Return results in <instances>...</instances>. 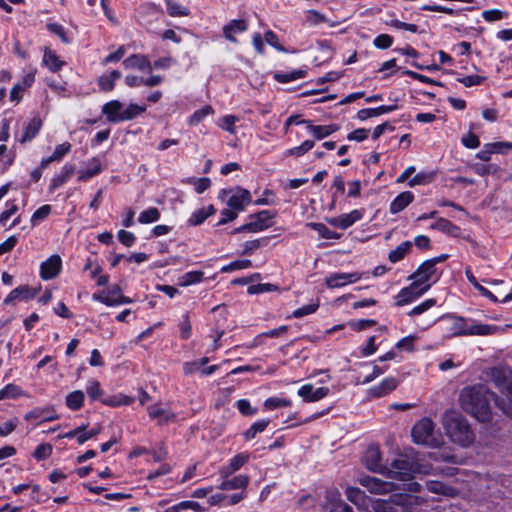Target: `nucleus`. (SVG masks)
I'll return each instance as SVG.
<instances>
[{"label": "nucleus", "instance_id": "nucleus-1", "mask_svg": "<svg viewBox=\"0 0 512 512\" xmlns=\"http://www.w3.org/2000/svg\"><path fill=\"white\" fill-rule=\"evenodd\" d=\"M495 397L489 389L482 384L464 388L460 393V404L463 410L470 413L477 420L487 422L491 418L490 398Z\"/></svg>", "mask_w": 512, "mask_h": 512}, {"label": "nucleus", "instance_id": "nucleus-2", "mask_svg": "<svg viewBox=\"0 0 512 512\" xmlns=\"http://www.w3.org/2000/svg\"><path fill=\"white\" fill-rule=\"evenodd\" d=\"M442 426L448 439L461 447H469L475 441V433L468 420L459 412L446 411L442 416Z\"/></svg>", "mask_w": 512, "mask_h": 512}, {"label": "nucleus", "instance_id": "nucleus-3", "mask_svg": "<svg viewBox=\"0 0 512 512\" xmlns=\"http://www.w3.org/2000/svg\"><path fill=\"white\" fill-rule=\"evenodd\" d=\"M443 320L448 323L450 336H488L499 332L496 325L478 323L456 315H446Z\"/></svg>", "mask_w": 512, "mask_h": 512}, {"label": "nucleus", "instance_id": "nucleus-4", "mask_svg": "<svg viewBox=\"0 0 512 512\" xmlns=\"http://www.w3.org/2000/svg\"><path fill=\"white\" fill-rule=\"evenodd\" d=\"M491 380L499 389L501 396H495V404L505 413L512 417V369L507 366H500L491 369Z\"/></svg>", "mask_w": 512, "mask_h": 512}, {"label": "nucleus", "instance_id": "nucleus-5", "mask_svg": "<svg viewBox=\"0 0 512 512\" xmlns=\"http://www.w3.org/2000/svg\"><path fill=\"white\" fill-rule=\"evenodd\" d=\"M421 499L410 494H396L389 500L376 499L372 502L375 512H411L410 508L419 505Z\"/></svg>", "mask_w": 512, "mask_h": 512}, {"label": "nucleus", "instance_id": "nucleus-6", "mask_svg": "<svg viewBox=\"0 0 512 512\" xmlns=\"http://www.w3.org/2000/svg\"><path fill=\"white\" fill-rule=\"evenodd\" d=\"M413 441L429 447L440 445V439L434 433V423L430 418L420 419L412 428Z\"/></svg>", "mask_w": 512, "mask_h": 512}, {"label": "nucleus", "instance_id": "nucleus-7", "mask_svg": "<svg viewBox=\"0 0 512 512\" xmlns=\"http://www.w3.org/2000/svg\"><path fill=\"white\" fill-rule=\"evenodd\" d=\"M439 278L440 274H438L437 268L433 266V261L428 260L423 262L418 269L409 276V279L413 280L419 287L429 285V289Z\"/></svg>", "mask_w": 512, "mask_h": 512}, {"label": "nucleus", "instance_id": "nucleus-8", "mask_svg": "<svg viewBox=\"0 0 512 512\" xmlns=\"http://www.w3.org/2000/svg\"><path fill=\"white\" fill-rule=\"evenodd\" d=\"M368 278V273H360V272H334L330 273L325 278V284L328 288H341L348 284L355 283L359 281L361 278Z\"/></svg>", "mask_w": 512, "mask_h": 512}, {"label": "nucleus", "instance_id": "nucleus-9", "mask_svg": "<svg viewBox=\"0 0 512 512\" xmlns=\"http://www.w3.org/2000/svg\"><path fill=\"white\" fill-rule=\"evenodd\" d=\"M92 299L101 302L106 306H119L132 302L129 297L122 295V290L119 285L113 286L107 292L103 291L99 294H93Z\"/></svg>", "mask_w": 512, "mask_h": 512}, {"label": "nucleus", "instance_id": "nucleus-10", "mask_svg": "<svg viewBox=\"0 0 512 512\" xmlns=\"http://www.w3.org/2000/svg\"><path fill=\"white\" fill-rule=\"evenodd\" d=\"M276 212L271 210H262L249 216L250 221L247 223L250 233L261 232L273 225V219Z\"/></svg>", "mask_w": 512, "mask_h": 512}, {"label": "nucleus", "instance_id": "nucleus-11", "mask_svg": "<svg viewBox=\"0 0 512 512\" xmlns=\"http://www.w3.org/2000/svg\"><path fill=\"white\" fill-rule=\"evenodd\" d=\"M429 290V285L419 287L416 285V283L412 282L409 286L402 288L399 293L396 295L395 304L397 306H404L407 305L420 296H422L424 293H426Z\"/></svg>", "mask_w": 512, "mask_h": 512}, {"label": "nucleus", "instance_id": "nucleus-12", "mask_svg": "<svg viewBox=\"0 0 512 512\" xmlns=\"http://www.w3.org/2000/svg\"><path fill=\"white\" fill-rule=\"evenodd\" d=\"M358 481L373 494H386L395 490V485L392 482L383 481L372 476L360 477Z\"/></svg>", "mask_w": 512, "mask_h": 512}, {"label": "nucleus", "instance_id": "nucleus-13", "mask_svg": "<svg viewBox=\"0 0 512 512\" xmlns=\"http://www.w3.org/2000/svg\"><path fill=\"white\" fill-rule=\"evenodd\" d=\"M62 260L59 255H51L40 265V277L43 280L55 278L61 271Z\"/></svg>", "mask_w": 512, "mask_h": 512}, {"label": "nucleus", "instance_id": "nucleus-14", "mask_svg": "<svg viewBox=\"0 0 512 512\" xmlns=\"http://www.w3.org/2000/svg\"><path fill=\"white\" fill-rule=\"evenodd\" d=\"M298 395L306 402H316L329 395L328 387L314 388L312 384H305L298 389Z\"/></svg>", "mask_w": 512, "mask_h": 512}, {"label": "nucleus", "instance_id": "nucleus-15", "mask_svg": "<svg viewBox=\"0 0 512 512\" xmlns=\"http://www.w3.org/2000/svg\"><path fill=\"white\" fill-rule=\"evenodd\" d=\"M367 469L373 472H383L384 466L381 460V452L378 446L370 445L363 457Z\"/></svg>", "mask_w": 512, "mask_h": 512}, {"label": "nucleus", "instance_id": "nucleus-16", "mask_svg": "<svg viewBox=\"0 0 512 512\" xmlns=\"http://www.w3.org/2000/svg\"><path fill=\"white\" fill-rule=\"evenodd\" d=\"M251 202V194L244 188H236L227 201V206L233 210L243 211L245 206Z\"/></svg>", "mask_w": 512, "mask_h": 512}, {"label": "nucleus", "instance_id": "nucleus-17", "mask_svg": "<svg viewBox=\"0 0 512 512\" xmlns=\"http://www.w3.org/2000/svg\"><path fill=\"white\" fill-rule=\"evenodd\" d=\"M413 471L412 463L407 459H396L391 463L389 474L392 478L406 480L411 476Z\"/></svg>", "mask_w": 512, "mask_h": 512}, {"label": "nucleus", "instance_id": "nucleus-18", "mask_svg": "<svg viewBox=\"0 0 512 512\" xmlns=\"http://www.w3.org/2000/svg\"><path fill=\"white\" fill-rule=\"evenodd\" d=\"M362 217H363V211L355 209L349 213L342 214L338 217L331 218L329 220V223L334 227L345 230V229L349 228L350 226H352L355 222L361 220Z\"/></svg>", "mask_w": 512, "mask_h": 512}, {"label": "nucleus", "instance_id": "nucleus-19", "mask_svg": "<svg viewBox=\"0 0 512 512\" xmlns=\"http://www.w3.org/2000/svg\"><path fill=\"white\" fill-rule=\"evenodd\" d=\"M249 460V454L248 453H239L232 457L228 464L225 466H222L219 470V473L222 478H228L233 473L238 471L242 466H244Z\"/></svg>", "mask_w": 512, "mask_h": 512}, {"label": "nucleus", "instance_id": "nucleus-20", "mask_svg": "<svg viewBox=\"0 0 512 512\" xmlns=\"http://www.w3.org/2000/svg\"><path fill=\"white\" fill-rule=\"evenodd\" d=\"M102 171V162L99 157L89 159L78 171V180L87 181L90 178L98 175Z\"/></svg>", "mask_w": 512, "mask_h": 512}, {"label": "nucleus", "instance_id": "nucleus-21", "mask_svg": "<svg viewBox=\"0 0 512 512\" xmlns=\"http://www.w3.org/2000/svg\"><path fill=\"white\" fill-rule=\"evenodd\" d=\"M151 419H158L159 424H165L175 419V414L169 409L164 408L160 403L151 405L147 408Z\"/></svg>", "mask_w": 512, "mask_h": 512}, {"label": "nucleus", "instance_id": "nucleus-22", "mask_svg": "<svg viewBox=\"0 0 512 512\" xmlns=\"http://www.w3.org/2000/svg\"><path fill=\"white\" fill-rule=\"evenodd\" d=\"M123 66L126 69H138L150 73L152 66L149 60L140 54H133L123 61Z\"/></svg>", "mask_w": 512, "mask_h": 512}, {"label": "nucleus", "instance_id": "nucleus-23", "mask_svg": "<svg viewBox=\"0 0 512 512\" xmlns=\"http://www.w3.org/2000/svg\"><path fill=\"white\" fill-rule=\"evenodd\" d=\"M123 110V104L118 100L109 101L102 106V113L111 123L121 122L118 118L122 117Z\"/></svg>", "mask_w": 512, "mask_h": 512}, {"label": "nucleus", "instance_id": "nucleus-24", "mask_svg": "<svg viewBox=\"0 0 512 512\" xmlns=\"http://www.w3.org/2000/svg\"><path fill=\"white\" fill-rule=\"evenodd\" d=\"M248 29V22L244 19L231 20L223 27L225 38L231 42H237L235 34L242 33Z\"/></svg>", "mask_w": 512, "mask_h": 512}, {"label": "nucleus", "instance_id": "nucleus-25", "mask_svg": "<svg viewBox=\"0 0 512 512\" xmlns=\"http://www.w3.org/2000/svg\"><path fill=\"white\" fill-rule=\"evenodd\" d=\"M397 109V105H381L376 108H365L357 112V118L360 121H365L372 117H378L383 114L390 113Z\"/></svg>", "mask_w": 512, "mask_h": 512}, {"label": "nucleus", "instance_id": "nucleus-26", "mask_svg": "<svg viewBox=\"0 0 512 512\" xmlns=\"http://www.w3.org/2000/svg\"><path fill=\"white\" fill-rule=\"evenodd\" d=\"M414 200V195L410 191L400 193L391 203L389 211L391 214H397L404 210Z\"/></svg>", "mask_w": 512, "mask_h": 512}, {"label": "nucleus", "instance_id": "nucleus-27", "mask_svg": "<svg viewBox=\"0 0 512 512\" xmlns=\"http://www.w3.org/2000/svg\"><path fill=\"white\" fill-rule=\"evenodd\" d=\"M397 380L393 377L385 378L379 385L369 390V394L373 397H382L393 391L397 387Z\"/></svg>", "mask_w": 512, "mask_h": 512}, {"label": "nucleus", "instance_id": "nucleus-28", "mask_svg": "<svg viewBox=\"0 0 512 512\" xmlns=\"http://www.w3.org/2000/svg\"><path fill=\"white\" fill-rule=\"evenodd\" d=\"M71 150V144L69 142H64L55 147L54 152L51 156L42 159L40 166L42 169H45L50 163L54 161H61L62 158L69 153Z\"/></svg>", "mask_w": 512, "mask_h": 512}, {"label": "nucleus", "instance_id": "nucleus-29", "mask_svg": "<svg viewBox=\"0 0 512 512\" xmlns=\"http://www.w3.org/2000/svg\"><path fill=\"white\" fill-rule=\"evenodd\" d=\"M249 484V476L247 475H237L231 479L224 478V480L219 485V489L221 490H235V489H245Z\"/></svg>", "mask_w": 512, "mask_h": 512}, {"label": "nucleus", "instance_id": "nucleus-30", "mask_svg": "<svg viewBox=\"0 0 512 512\" xmlns=\"http://www.w3.org/2000/svg\"><path fill=\"white\" fill-rule=\"evenodd\" d=\"M215 213L213 205L195 210L188 219L190 226H198L202 224L209 216Z\"/></svg>", "mask_w": 512, "mask_h": 512}, {"label": "nucleus", "instance_id": "nucleus-31", "mask_svg": "<svg viewBox=\"0 0 512 512\" xmlns=\"http://www.w3.org/2000/svg\"><path fill=\"white\" fill-rule=\"evenodd\" d=\"M122 76L121 72L118 70H113L109 74L101 75L98 80V86L103 91H112L115 86V82L120 79Z\"/></svg>", "mask_w": 512, "mask_h": 512}, {"label": "nucleus", "instance_id": "nucleus-32", "mask_svg": "<svg viewBox=\"0 0 512 512\" xmlns=\"http://www.w3.org/2000/svg\"><path fill=\"white\" fill-rule=\"evenodd\" d=\"M431 228L444 232L453 237H458L461 234L460 227L454 225L452 222L445 218L438 219L431 225Z\"/></svg>", "mask_w": 512, "mask_h": 512}, {"label": "nucleus", "instance_id": "nucleus-33", "mask_svg": "<svg viewBox=\"0 0 512 512\" xmlns=\"http://www.w3.org/2000/svg\"><path fill=\"white\" fill-rule=\"evenodd\" d=\"M35 296V292L30 289L28 286H19L13 289L5 299V303H11L15 300H27L33 298Z\"/></svg>", "mask_w": 512, "mask_h": 512}, {"label": "nucleus", "instance_id": "nucleus-34", "mask_svg": "<svg viewBox=\"0 0 512 512\" xmlns=\"http://www.w3.org/2000/svg\"><path fill=\"white\" fill-rule=\"evenodd\" d=\"M308 130L312 135L317 139H323L332 133L336 132L339 127L336 124H330V125H312L308 124L307 126Z\"/></svg>", "mask_w": 512, "mask_h": 512}, {"label": "nucleus", "instance_id": "nucleus-35", "mask_svg": "<svg viewBox=\"0 0 512 512\" xmlns=\"http://www.w3.org/2000/svg\"><path fill=\"white\" fill-rule=\"evenodd\" d=\"M43 63L52 72L59 71L65 64L64 61L60 60L56 53L50 49H45L43 56Z\"/></svg>", "mask_w": 512, "mask_h": 512}, {"label": "nucleus", "instance_id": "nucleus-36", "mask_svg": "<svg viewBox=\"0 0 512 512\" xmlns=\"http://www.w3.org/2000/svg\"><path fill=\"white\" fill-rule=\"evenodd\" d=\"M25 418L27 420L35 419V420H39L40 422H45V421L56 420L58 418V415L53 410H49V409L45 410V409L36 408V409L30 411L29 413H27Z\"/></svg>", "mask_w": 512, "mask_h": 512}, {"label": "nucleus", "instance_id": "nucleus-37", "mask_svg": "<svg viewBox=\"0 0 512 512\" xmlns=\"http://www.w3.org/2000/svg\"><path fill=\"white\" fill-rule=\"evenodd\" d=\"M465 276H466L467 280L469 281V283L471 285H473L474 288L476 290H478V292L482 296L489 298L493 302H498L497 297L492 292H490L484 286L479 284V282L477 281L476 277L473 275V273H472V271L470 269H466L465 270Z\"/></svg>", "mask_w": 512, "mask_h": 512}, {"label": "nucleus", "instance_id": "nucleus-38", "mask_svg": "<svg viewBox=\"0 0 512 512\" xmlns=\"http://www.w3.org/2000/svg\"><path fill=\"white\" fill-rule=\"evenodd\" d=\"M146 111L145 105H138L134 103H130L123 111H122V117L121 122L124 121H130L134 118L138 117L139 115L143 114Z\"/></svg>", "mask_w": 512, "mask_h": 512}, {"label": "nucleus", "instance_id": "nucleus-39", "mask_svg": "<svg viewBox=\"0 0 512 512\" xmlns=\"http://www.w3.org/2000/svg\"><path fill=\"white\" fill-rule=\"evenodd\" d=\"M306 70H294L292 72H277L274 74V79L279 83H288L306 76Z\"/></svg>", "mask_w": 512, "mask_h": 512}, {"label": "nucleus", "instance_id": "nucleus-40", "mask_svg": "<svg viewBox=\"0 0 512 512\" xmlns=\"http://www.w3.org/2000/svg\"><path fill=\"white\" fill-rule=\"evenodd\" d=\"M75 168L71 164H65L60 173L52 180V188H57L66 183L73 175Z\"/></svg>", "mask_w": 512, "mask_h": 512}, {"label": "nucleus", "instance_id": "nucleus-41", "mask_svg": "<svg viewBox=\"0 0 512 512\" xmlns=\"http://www.w3.org/2000/svg\"><path fill=\"white\" fill-rule=\"evenodd\" d=\"M85 395L81 390H75L66 396V405L69 409L79 410L84 403Z\"/></svg>", "mask_w": 512, "mask_h": 512}, {"label": "nucleus", "instance_id": "nucleus-42", "mask_svg": "<svg viewBox=\"0 0 512 512\" xmlns=\"http://www.w3.org/2000/svg\"><path fill=\"white\" fill-rule=\"evenodd\" d=\"M269 242V237H262L250 241H246L242 247L241 255H252L260 247L266 246Z\"/></svg>", "mask_w": 512, "mask_h": 512}, {"label": "nucleus", "instance_id": "nucleus-43", "mask_svg": "<svg viewBox=\"0 0 512 512\" xmlns=\"http://www.w3.org/2000/svg\"><path fill=\"white\" fill-rule=\"evenodd\" d=\"M412 243L410 241H404L400 245H398L394 250L390 251L388 255V259L392 263H396L402 260L408 251L411 249Z\"/></svg>", "mask_w": 512, "mask_h": 512}, {"label": "nucleus", "instance_id": "nucleus-44", "mask_svg": "<svg viewBox=\"0 0 512 512\" xmlns=\"http://www.w3.org/2000/svg\"><path fill=\"white\" fill-rule=\"evenodd\" d=\"M269 424V420L261 419L253 423L249 429L243 433L245 440L249 441L256 437L258 433L263 432Z\"/></svg>", "mask_w": 512, "mask_h": 512}, {"label": "nucleus", "instance_id": "nucleus-45", "mask_svg": "<svg viewBox=\"0 0 512 512\" xmlns=\"http://www.w3.org/2000/svg\"><path fill=\"white\" fill-rule=\"evenodd\" d=\"M203 272L202 271H189L184 273L179 278V285L183 287H187L193 284L200 283L203 279Z\"/></svg>", "mask_w": 512, "mask_h": 512}, {"label": "nucleus", "instance_id": "nucleus-46", "mask_svg": "<svg viewBox=\"0 0 512 512\" xmlns=\"http://www.w3.org/2000/svg\"><path fill=\"white\" fill-rule=\"evenodd\" d=\"M426 488L428 491L435 493V494L451 496L454 493V489L452 487L447 486L444 483L439 482V481L426 482Z\"/></svg>", "mask_w": 512, "mask_h": 512}, {"label": "nucleus", "instance_id": "nucleus-47", "mask_svg": "<svg viewBox=\"0 0 512 512\" xmlns=\"http://www.w3.org/2000/svg\"><path fill=\"white\" fill-rule=\"evenodd\" d=\"M307 227L317 231L324 239H338L340 236L336 232L327 228L323 223L310 222Z\"/></svg>", "mask_w": 512, "mask_h": 512}, {"label": "nucleus", "instance_id": "nucleus-48", "mask_svg": "<svg viewBox=\"0 0 512 512\" xmlns=\"http://www.w3.org/2000/svg\"><path fill=\"white\" fill-rule=\"evenodd\" d=\"M160 219V212L156 207H150L139 214L138 221L141 224H149Z\"/></svg>", "mask_w": 512, "mask_h": 512}, {"label": "nucleus", "instance_id": "nucleus-49", "mask_svg": "<svg viewBox=\"0 0 512 512\" xmlns=\"http://www.w3.org/2000/svg\"><path fill=\"white\" fill-rule=\"evenodd\" d=\"M41 125H42V123H41L40 119L33 118L26 126L24 135L21 139V142H25V141L33 139L39 132Z\"/></svg>", "mask_w": 512, "mask_h": 512}, {"label": "nucleus", "instance_id": "nucleus-50", "mask_svg": "<svg viewBox=\"0 0 512 512\" xmlns=\"http://www.w3.org/2000/svg\"><path fill=\"white\" fill-rule=\"evenodd\" d=\"M167 12L172 17L187 16L189 10L173 0H166Z\"/></svg>", "mask_w": 512, "mask_h": 512}, {"label": "nucleus", "instance_id": "nucleus-51", "mask_svg": "<svg viewBox=\"0 0 512 512\" xmlns=\"http://www.w3.org/2000/svg\"><path fill=\"white\" fill-rule=\"evenodd\" d=\"M46 28L49 32L57 35L63 43L69 44L71 42L65 28L61 24L56 22H48L46 24Z\"/></svg>", "mask_w": 512, "mask_h": 512}, {"label": "nucleus", "instance_id": "nucleus-52", "mask_svg": "<svg viewBox=\"0 0 512 512\" xmlns=\"http://www.w3.org/2000/svg\"><path fill=\"white\" fill-rule=\"evenodd\" d=\"M214 110L210 105H206L201 109L196 110L189 118L190 125H197L200 123L206 116L213 114Z\"/></svg>", "mask_w": 512, "mask_h": 512}, {"label": "nucleus", "instance_id": "nucleus-53", "mask_svg": "<svg viewBox=\"0 0 512 512\" xmlns=\"http://www.w3.org/2000/svg\"><path fill=\"white\" fill-rule=\"evenodd\" d=\"M251 265H252L251 260H248V259L236 260V261H233V262L223 266L220 271L222 273H230V272H233L236 270L247 269V268L251 267Z\"/></svg>", "mask_w": 512, "mask_h": 512}, {"label": "nucleus", "instance_id": "nucleus-54", "mask_svg": "<svg viewBox=\"0 0 512 512\" xmlns=\"http://www.w3.org/2000/svg\"><path fill=\"white\" fill-rule=\"evenodd\" d=\"M86 393L91 400H99L103 395V390L100 388V383L97 380H89L86 386Z\"/></svg>", "mask_w": 512, "mask_h": 512}, {"label": "nucleus", "instance_id": "nucleus-55", "mask_svg": "<svg viewBox=\"0 0 512 512\" xmlns=\"http://www.w3.org/2000/svg\"><path fill=\"white\" fill-rule=\"evenodd\" d=\"M291 404L292 403L290 400L284 399V398H279V397H270V398L266 399L264 402L265 408H267L269 410H273V409H277V408H281V407H288V406H291Z\"/></svg>", "mask_w": 512, "mask_h": 512}, {"label": "nucleus", "instance_id": "nucleus-56", "mask_svg": "<svg viewBox=\"0 0 512 512\" xmlns=\"http://www.w3.org/2000/svg\"><path fill=\"white\" fill-rule=\"evenodd\" d=\"M51 213V206L48 204L39 207L31 216L32 225H37L40 221L46 219Z\"/></svg>", "mask_w": 512, "mask_h": 512}, {"label": "nucleus", "instance_id": "nucleus-57", "mask_svg": "<svg viewBox=\"0 0 512 512\" xmlns=\"http://www.w3.org/2000/svg\"><path fill=\"white\" fill-rule=\"evenodd\" d=\"M434 179V175L432 173L420 172L416 174L409 182L408 185L410 187H414L417 185H424L430 183Z\"/></svg>", "mask_w": 512, "mask_h": 512}, {"label": "nucleus", "instance_id": "nucleus-58", "mask_svg": "<svg viewBox=\"0 0 512 512\" xmlns=\"http://www.w3.org/2000/svg\"><path fill=\"white\" fill-rule=\"evenodd\" d=\"M364 492L356 487H348L346 489L347 499L355 505H360L361 501L364 500Z\"/></svg>", "mask_w": 512, "mask_h": 512}, {"label": "nucleus", "instance_id": "nucleus-59", "mask_svg": "<svg viewBox=\"0 0 512 512\" xmlns=\"http://www.w3.org/2000/svg\"><path fill=\"white\" fill-rule=\"evenodd\" d=\"M237 118L233 115H226L220 119L219 127L227 132L234 134L235 133V123Z\"/></svg>", "mask_w": 512, "mask_h": 512}, {"label": "nucleus", "instance_id": "nucleus-60", "mask_svg": "<svg viewBox=\"0 0 512 512\" xmlns=\"http://www.w3.org/2000/svg\"><path fill=\"white\" fill-rule=\"evenodd\" d=\"M237 408L239 412L244 416L255 415L257 413V409L253 408L250 402L246 399H240L237 401Z\"/></svg>", "mask_w": 512, "mask_h": 512}, {"label": "nucleus", "instance_id": "nucleus-61", "mask_svg": "<svg viewBox=\"0 0 512 512\" xmlns=\"http://www.w3.org/2000/svg\"><path fill=\"white\" fill-rule=\"evenodd\" d=\"M17 210L18 206L15 201H7L6 209L0 214V223L4 224Z\"/></svg>", "mask_w": 512, "mask_h": 512}, {"label": "nucleus", "instance_id": "nucleus-62", "mask_svg": "<svg viewBox=\"0 0 512 512\" xmlns=\"http://www.w3.org/2000/svg\"><path fill=\"white\" fill-rule=\"evenodd\" d=\"M314 146V142L312 140H306L304 141L300 146L294 147L289 150V154L299 157L309 150H311Z\"/></svg>", "mask_w": 512, "mask_h": 512}, {"label": "nucleus", "instance_id": "nucleus-63", "mask_svg": "<svg viewBox=\"0 0 512 512\" xmlns=\"http://www.w3.org/2000/svg\"><path fill=\"white\" fill-rule=\"evenodd\" d=\"M486 80L485 76L480 75H468L459 79V82L466 87L477 86L482 84Z\"/></svg>", "mask_w": 512, "mask_h": 512}, {"label": "nucleus", "instance_id": "nucleus-64", "mask_svg": "<svg viewBox=\"0 0 512 512\" xmlns=\"http://www.w3.org/2000/svg\"><path fill=\"white\" fill-rule=\"evenodd\" d=\"M52 453V446L50 444H41L35 449L33 456L37 460L48 458Z\"/></svg>", "mask_w": 512, "mask_h": 512}]
</instances>
